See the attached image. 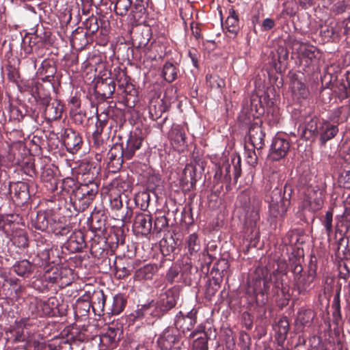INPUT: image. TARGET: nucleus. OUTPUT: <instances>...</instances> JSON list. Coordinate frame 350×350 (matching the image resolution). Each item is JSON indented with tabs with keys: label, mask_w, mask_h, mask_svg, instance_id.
<instances>
[{
	"label": "nucleus",
	"mask_w": 350,
	"mask_h": 350,
	"mask_svg": "<svg viewBox=\"0 0 350 350\" xmlns=\"http://www.w3.org/2000/svg\"><path fill=\"white\" fill-rule=\"evenodd\" d=\"M289 255L290 271L293 273V288L299 295H306L310 289L311 285L317 275V265L310 263L306 272L302 267L303 252L299 249H293Z\"/></svg>",
	"instance_id": "f257e3e1"
},
{
	"label": "nucleus",
	"mask_w": 350,
	"mask_h": 350,
	"mask_svg": "<svg viewBox=\"0 0 350 350\" xmlns=\"http://www.w3.org/2000/svg\"><path fill=\"white\" fill-rule=\"evenodd\" d=\"M267 191L265 196V201L269 204V215L274 219L278 217H283L290 204L291 198L293 193V189L290 184L286 183L283 188L275 187L272 189V187L266 185Z\"/></svg>",
	"instance_id": "f03ea898"
},
{
	"label": "nucleus",
	"mask_w": 350,
	"mask_h": 350,
	"mask_svg": "<svg viewBox=\"0 0 350 350\" xmlns=\"http://www.w3.org/2000/svg\"><path fill=\"white\" fill-rule=\"evenodd\" d=\"M269 270L265 267L258 266L248 274L247 284V293H252L258 306H265L268 300L269 280L267 277Z\"/></svg>",
	"instance_id": "7ed1b4c3"
},
{
	"label": "nucleus",
	"mask_w": 350,
	"mask_h": 350,
	"mask_svg": "<svg viewBox=\"0 0 350 350\" xmlns=\"http://www.w3.org/2000/svg\"><path fill=\"white\" fill-rule=\"evenodd\" d=\"M39 321L36 317H23L17 319L11 325V333L14 342H24V347L27 349L35 345V334L38 331Z\"/></svg>",
	"instance_id": "20e7f679"
},
{
	"label": "nucleus",
	"mask_w": 350,
	"mask_h": 350,
	"mask_svg": "<svg viewBox=\"0 0 350 350\" xmlns=\"http://www.w3.org/2000/svg\"><path fill=\"white\" fill-rule=\"evenodd\" d=\"M325 189L318 185H310L306 189L304 198L299 206L303 220H314V213L322 208L324 204Z\"/></svg>",
	"instance_id": "39448f33"
},
{
	"label": "nucleus",
	"mask_w": 350,
	"mask_h": 350,
	"mask_svg": "<svg viewBox=\"0 0 350 350\" xmlns=\"http://www.w3.org/2000/svg\"><path fill=\"white\" fill-rule=\"evenodd\" d=\"M99 191L98 184L79 185L73 193L70 196V200L74 208L78 212L87 209L95 200Z\"/></svg>",
	"instance_id": "423d86ee"
},
{
	"label": "nucleus",
	"mask_w": 350,
	"mask_h": 350,
	"mask_svg": "<svg viewBox=\"0 0 350 350\" xmlns=\"http://www.w3.org/2000/svg\"><path fill=\"white\" fill-rule=\"evenodd\" d=\"M237 205L242 207L245 211V219L251 226H255L260 220L259 211L261 201L256 197H251L250 192L245 190L237 196Z\"/></svg>",
	"instance_id": "0eeeda50"
},
{
	"label": "nucleus",
	"mask_w": 350,
	"mask_h": 350,
	"mask_svg": "<svg viewBox=\"0 0 350 350\" xmlns=\"http://www.w3.org/2000/svg\"><path fill=\"white\" fill-rule=\"evenodd\" d=\"M180 294V286H174L167 289L165 292L161 293L158 299L156 301H154V306L159 319L176 306Z\"/></svg>",
	"instance_id": "6e6552de"
},
{
	"label": "nucleus",
	"mask_w": 350,
	"mask_h": 350,
	"mask_svg": "<svg viewBox=\"0 0 350 350\" xmlns=\"http://www.w3.org/2000/svg\"><path fill=\"white\" fill-rule=\"evenodd\" d=\"M204 170V162L201 159H195L193 161L187 164L183 171L180 179V185L183 190L191 191L197 182V172L200 174Z\"/></svg>",
	"instance_id": "1a4fd4ad"
},
{
	"label": "nucleus",
	"mask_w": 350,
	"mask_h": 350,
	"mask_svg": "<svg viewBox=\"0 0 350 350\" xmlns=\"http://www.w3.org/2000/svg\"><path fill=\"white\" fill-rule=\"evenodd\" d=\"M321 57L320 51L312 45H303L299 52L300 65L306 72H313L318 68Z\"/></svg>",
	"instance_id": "9d476101"
},
{
	"label": "nucleus",
	"mask_w": 350,
	"mask_h": 350,
	"mask_svg": "<svg viewBox=\"0 0 350 350\" xmlns=\"http://www.w3.org/2000/svg\"><path fill=\"white\" fill-rule=\"evenodd\" d=\"M231 162L232 167L228 161L224 162L221 165H219L215 172V178L220 181L230 182L232 176L234 183H237L241 174V157H234Z\"/></svg>",
	"instance_id": "9b49d317"
},
{
	"label": "nucleus",
	"mask_w": 350,
	"mask_h": 350,
	"mask_svg": "<svg viewBox=\"0 0 350 350\" xmlns=\"http://www.w3.org/2000/svg\"><path fill=\"white\" fill-rule=\"evenodd\" d=\"M59 303L57 297H51L46 301H36L34 304L31 303V312L37 317H55L59 313Z\"/></svg>",
	"instance_id": "f8f14e48"
},
{
	"label": "nucleus",
	"mask_w": 350,
	"mask_h": 350,
	"mask_svg": "<svg viewBox=\"0 0 350 350\" xmlns=\"http://www.w3.org/2000/svg\"><path fill=\"white\" fill-rule=\"evenodd\" d=\"M197 323V310H191L186 315L180 311L176 315L174 321V325L178 330L185 334H189L193 332V328Z\"/></svg>",
	"instance_id": "ddd939ff"
},
{
	"label": "nucleus",
	"mask_w": 350,
	"mask_h": 350,
	"mask_svg": "<svg viewBox=\"0 0 350 350\" xmlns=\"http://www.w3.org/2000/svg\"><path fill=\"white\" fill-rule=\"evenodd\" d=\"M152 319H159L154 306V300L148 304L137 306V309L129 316V321L132 322L145 320L147 323H150Z\"/></svg>",
	"instance_id": "4468645a"
},
{
	"label": "nucleus",
	"mask_w": 350,
	"mask_h": 350,
	"mask_svg": "<svg viewBox=\"0 0 350 350\" xmlns=\"http://www.w3.org/2000/svg\"><path fill=\"white\" fill-rule=\"evenodd\" d=\"M61 137L64 145L69 152L75 154L81 148L83 145L82 136L72 129H64L61 134Z\"/></svg>",
	"instance_id": "2eb2a0df"
},
{
	"label": "nucleus",
	"mask_w": 350,
	"mask_h": 350,
	"mask_svg": "<svg viewBox=\"0 0 350 350\" xmlns=\"http://www.w3.org/2000/svg\"><path fill=\"white\" fill-rule=\"evenodd\" d=\"M143 142L144 137L140 130L135 129L131 131L126 145L124 147L123 146L125 159H131L135 154V152L142 148Z\"/></svg>",
	"instance_id": "dca6fc26"
},
{
	"label": "nucleus",
	"mask_w": 350,
	"mask_h": 350,
	"mask_svg": "<svg viewBox=\"0 0 350 350\" xmlns=\"http://www.w3.org/2000/svg\"><path fill=\"white\" fill-rule=\"evenodd\" d=\"M290 149V142L282 135H276L273 139L270 148V158L278 161L285 157Z\"/></svg>",
	"instance_id": "f3484780"
},
{
	"label": "nucleus",
	"mask_w": 350,
	"mask_h": 350,
	"mask_svg": "<svg viewBox=\"0 0 350 350\" xmlns=\"http://www.w3.org/2000/svg\"><path fill=\"white\" fill-rule=\"evenodd\" d=\"M342 28V24L340 21L335 19L326 21L324 25L320 26V36L322 41L329 42L338 39Z\"/></svg>",
	"instance_id": "a211bd4d"
},
{
	"label": "nucleus",
	"mask_w": 350,
	"mask_h": 350,
	"mask_svg": "<svg viewBox=\"0 0 350 350\" xmlns=\"http://www.w3.org/2000/svg\"><path fill=\"white\" fill-rule=\"evenodd\" d=\"M5 187H8V193L10 196L14 193L12 198L17 204H23L29 198V186L25 182H10L8 186L5 185Z\"/></svg>",
	"instance_id": "6ab92c4d"
},
{
	"label": "nucleus",
	"mask_w": 350,
	"mask_h": 350,
	"mask_svg": "<svg viewBox=\"0 0 350 350\" xmlns=\"http://www.w3.org/2000/svg\"><path fill=\"white\" fill-rule=\"evenodd\" d=\"M269 280V284H273L271 289L273 296L278 297L282 295L285 299H288L290 291L288 278L281 275L271 274Z\"/></svg>",
	"instance_id": "aec40b11"
},
{
	"label": "nucleus",
	"mask_w": 350,
	"mask_h": 350,
	"mask_svg": "<svg viewBox=\"0 0 350 350\" xmlns=\"http://www.w3.org/2000/svg\"><path fill=\"white\" fill-rule=\"evenodd\" d=\"M107 159L108 167L112 168L113 172L120 170L125 159L122 144H114L107 153Z\"/></svg>",
	"instance_id": "412c9836"
},
{
	"label": "nucleus",
	"mask_w": 350,
	"mask_h": 350,
	"mask_svg": "<svg viewBox=\"0 0 350 350\" xmlns=\"http://www.w3.org/2000/svg\"><path fill=\"white\" fill-rule=\"evenodd\" d=\"M249 143L252 145V148L256 149L258 154L264 146V140L265 133L260 124L258 122L251 124L248 132Z\"/></svg>",
	"instance_id": "4be33fe9"
},
{
	"label": "nucleus",
	"mask_w": 350,
	"mask_h": 350,
	"mask_svg": "<svg viewBox=\"0 0 350 350\" xmlns=\"http://www.w3.org/2000/svg\"><path fill=\"white\" fill-rule=\"evenodd\" d=\"M107 216L104 209L95 208L90 219V228L94 232L103 234L107 231Z\"/></svg>",
	"instance_id": "5701e85b"
},
{
	"label": "nucleus",
	"mask_w": 350,
	"mask_h": 350,
	"mask_svg": "<svg viewBox=\"0 0 350 350\" xmlns=\"http://www.w3.org/2000/svg\"><path fill=\"white\" fill-rule=\"evenodd\" d=\"M169 139L174 148L178 151H183L187 146L185 131L180 125H173L169 132Z\"/></svg>",
	"instance_id": "b1692460"
},
{
	"label": "nucleus",
	"mask_w": 350,
	"mask_h": 350,
	"mask_svg": "<svg viewBox=\"0 0 350 350\" xmlns=\"http://www.w3.org/2000/svg\"><path fill=\"white\" fill-rule=\"evenodd\" d=\"M116 90V83L113 79L106 78L97 81L94 85V92L102 100H106L112 96Z\"/></svg>",
	"instance_id": "393cba45"
},
{
	"label": "nucleus",
	"mask_w": 350,
	"mask_h": 350,
	"mask_svg": "<svg viewBox=\"0 0 350 350\" xmlns=\"http://www.w3.org/2000/svg\"><path fill=\"white\" fill-rule=\"evenodd\" d=\"M133 226L138 233L148 234L152 229V216L142 212L136 213Z\"/></svg>",
	"instance_id": "a878e982"
},
{
	"label": "nucleus",
	"mask_w": 350,
	"mask_h": 350,
	"mask_svg": "<svg viewBox=\"0 0 350 350\" xmlns=\"http://www.w3.org/2000/svg\"><path fill=\"white\" fill-rule=\"evenodd\" d=\"M118 90L121 91L122 102L128 107H134L138 102V91L135 85L130 81L120 87Z\"/></svg>",
	"instance_id": "bb28decb"
},
{
	"label": "nucleus",
	"mask_w": 350,
	"mask_h": 350,
	"mask_svg": "<svg viewBox=\"0 0 350 350\" xmlns=\"http://www.w3.org/2000/svg\"><path fill=\"white\" fill-rule=\"evenodd\" d=\"M187 338L193 339L192 350H208V336L202 326H198Z\"/></svg>",
	"instance_id": "cd10ccee"
},
{
	"label": "nucleus",
	"mask_w": 350,
	"mask_h": 350,
	"mask_svg": "<svg viewBox=\"0 0 350 350\" xmlns=\"http://www.w3.org/2000/svg\"><path fill=\"white\" fill-rule=\"evenodd\" d=\"M270 64L274 68L276 72H281L286 68V63L288 57V50L283 47L279 46L275 51H272L270 54Z\"/></svg>",
	"instance_id": "c85d7f7f"
},
{
	"label": "nucleus",
	"mask_w": 350,
	"mask_h": 350,
	"mask_svg": "<svg viewBox=\"0 0 350 350\" xmlns=\"http://www.w3.org/2000/svg\"><path fill=\"white\" fill-rule=\"evenodd\" d=\"M85 247V237L81 230L73 232L65 243V247L71 253L79 252Z\"/></svg>",
	"instance_id": "c756f323"
},
{
	"label": "nucleus",
	"mask_w": 350,
	"mask_h": 350,
	"mask_svg": "<svg viewBox=\"0 0 350 350\" xmlns=\"http://www.w3.org/2000/svg\"><path fill=\"white\" fill-rule=\"evenodd\" d=\"M43 116L47 122L60 119L64 111V105L55 100L44 107Z\"/></svg>",
	"instance_id": "7c9ffc66"
},
{
	"label": "nucleus",
	"mask_w": 350,
	"mask_h": 350,
	"mask_svg": "<svg viewBox=\"0 0 350 350\" xmlns=\"http://www.w3.org/2000/svg\"><path fill=\"white\" fill-rule=\"evenodd\" d=\"M338 133V125L332 124L329 121H323L319 124L318 135L322 145L334 138Z\"/></svg>",
	"instance_id": "2f4dec72"
},
{
	"label": "nucleus",
	"mask_w": 350,
	"mask_h": 350,
	"mask_svg": "<svg viewBox=\"0 0 350 350\" xmlns=\"http://www.w3.org/2000/svg\"><path fill=\"white\" fill-rule=\"evenodd\" d=\"M131 182L127 175H120L114 178L109 187V191L121 193L131 189Z\"/></svg>",
	"instance_id": "473e14b6"
},
{
	"label": "nucleus",
	"mask_w": 350,
	"mask_h": 350,
	"mask_svg": "<svg viewBox=\"0 0 350 350\" xmlns=\"http://www.w3.org/2000/svg\"><path fill=\"white\" fill-rule=\"evenodd\" d=\"M158 270L159 268L157 265L146 264L135 271L133 278L137 281L152 280Z\"/></svg>",
	"instance_id": "72a5a7b5"
},
{
	"label": "nucleus",
	"mask_w": 350,
	"mask_h": 350,
	"mask_svg": "<svg viewBox=\"0 0 350 350\" xmlns=\"http://www.w3.org/2000/svg\"><path fill=\"white\" fill-rule=\"evenodd\" d=\"M127 304L126 299L122 294H117L112 298L106 307V313L111 315H118L124 309Z\"/></svg>",
	"instance_id": "f704fd0d"
},
{
	"label": "nucleus",
	"mask_w": 350,
	"mask_h": 350,
	"mask_svg": "<svg viewBox=\"0 0 350 350\" xmlns=\"http://www.w3.org/2000/svg\"><path fill=\"white\" fill-rule=\"evenodd\" d=\"M319 119L316 116L306 118L305 125L303 127L301 137L307 140L318 136L319 125Z\"/></svg>",
	"instance_id": "c9c22d12"
},
{
	"label": "nucleus",
	"mask_w": 350,
	"mask_h": 350,
	"mask_svg": "<svg viewBox=\"0 0 350 350\" xmlns=\"http://www.w3.org/2000/svg\"><path fill=\"white\" fill-rule=\"evenodd\" d=\"M178 340L179 336L176 334V331L173 329H167L163 332L157 342L161 349H168Z\"/></svg>",
	"instance_id": "e433bc0d"
},
{
	"label": "nucleus",
	"mask_w": 350,
	"mask_h": 350,
	"mask_svg": "<svg viewBox=\"0 0 350 350\" xmlns=\"http://www.w3.org/2000/svg\"><path fill=\"white\" fill-rule=\"evenodd\" d=\"M118 329L109 327L105 334L100 336V344L109 349L113 350L118 345L120 338L117 337Z\"/></svg>",
	"instance_id": "4c0bfd02"
},
{
	"label": "nucleus",
	"mask_w": 350,
	"mask_h": 350,
	"mask_svg": "<svg viewBox=\"0 0 350 350\" xmlns=\"http://www.w3.org/2000/svg\"><path fill=\"white\" fill-rule=\"evenodd\" d=\"M106 301L107 296L103 291L94 293L91 298V306L95 314L98 313L100 315L101 312H106Z\"/></svg>",
	"instance_id": "58836bf2"
},
{
	"label": "nucleus",
	"mask_w": 350,
	"mask_h": 350,
	"mask_svg": "<svg viewBox=\"0 0 350 350\" xmlns=\"http://www.w3.org/2000/svg\"><path fill=\"white\" fill-rule=\"evenodd\" d=\"M35 90H31V95L38 105L42 107L51 103V96L49 91L46 90L42 83L38 85Z\"/></svg>",
	"instance_id": "ea45409f"
},
{
	"label": "nucleus",
	"mask_w": 350,
	"mask_h": 350,
	"mask_svg": "<svg viewBox=\"0 0 350 350\" xmlns=\"http://www.w3.org/2000/svg\"><path fill=\"white\" fill-rule=\"evenodd\" d=\"M52 218L45 211H38L35 218L31 219V225L36 229L44 231L49 229Z\"/></svg>",
	"instance_id": "a19ab883"
},
{
	"label": "nucleus",
	"mask_w": 350,
	"mask_h": 350,
	"mask_svg": "<svg viewBox=\"0 0 350 350\" xmlns=\"http://www.w3.org/2000/svg\"><path fill=\"white\" fill-rule=\"evenodd\" d=\"M291 90L293 96L297 99H306L309 95V91L304 82L297 78L291 81Z\"/></svg>",
	"instance_id": "79ce46f5"
},
{
	"label": "nucleus",
	"mask_w": 350,
	"mask_h": 350,
	"mask_svg": "<svg viewBox=\"0 0 350 350\" xmlns=\"http://www.w3.org/2000/svg\"><path fill=\"white\" fill-rule=\"evenodd\" d=\"M12 270L18 275L27 278L33 271V265L27 260H23L15 263L12 267Z\"/></svg>",
	"instance_id": "37998d69"
},
{
	"label": "nucleus",
	"mask_w": 350,
	"mask_h": 350,
	"mask_svg": "<svg viewBox=\"0 0 350 350\" xmlns=\"http://www.w3.org/2000/svg\"><path fill=\"white\" fill-rule=\"evenodd\" d=\"M133 5V8L131 11V21L136 24L140 23L142 22L141 20L144 18L146 14L148 2L135 3Z\"/></svg>",
	"instance_id": "c03bdc74"
},
{
	"label": "nucleus",
	"mask_w": 350,
	"mask_h": 350,
	"mask_svg": "<svg viewBox=\"0 0 350 350\" xmlns=\"http://www.w3.org/2000/svg\"><path fill=\"white\" fill-rule=\"evenodd\" d=\"M93 145L96 152V158L97 160H101L102 154L105 153L109 146L107 142L102 137V135H92Z\"/></svg>",
	"instance_id": "a18cd8bd"
},
{
	"label": "nucleus",
	"mask_w": 350,
	"mask_h": 350,
	"mask_svg": "<svg viewBox=\"0 0 350 350\" xmlns=\"http://www.w3.org/2000/svg\"><path fill=\"white\" fill-rule=\"evenodd\" d=\"M115 274L119 279H123L131 274V266L129 263H125L124 259L121 258H116L113 262Z\"/></svg>",
	"instance_id": "49530a36"
},
{
	"label": "nucleus",
	"mask_w": 350,
	"mask_h": 350,
	"mask_svg": "<svg viewBox=\"0 0 350 350\" xmlns=\"http://www.w3.org/2000/svg\"><path fill=\"white\" fill-rule=\"evenodd\" d=\"M187 247L191 257L196 258L200 250V241L196 233L191 234L186 239ZM191 260V258H190Z\"/></svg>",
	"instance_id": "de8ad7c7"
},
{
	"label": "nucleus",
	"mask_w": 350,
	"mask_h": 350,
	"mask_svg": "<svg viewBox=\"0 0 350 350\" xmlns=\"http://www.w3.org/2000/svg\"><path fill=\"white\" fill-rule=\"evenodd\" d=\"M226 27L228 31L234 36H237L239 31V20L238 15L234 10L229 12V15L226 21Z\"/></svg>",
	"instance_id": "09e8293b"
},
{
	"label": "nucleus",
	"mask_w": 350,
	"mask_h": 350,
	"mask_svg": "<svg viewBox=\"0 0 350 350\" xmlns=\"http://www.w3.org/2000/svg\"><path fill=\"white\" fill-rule=\"evenodd\" d=\"M178 68L172 62H167L163 66L162 77L167 83H172L178 77Z\"/></svg>",
	"instance_id": "8fccbe9b"
},
{
	"label": "nucleus",
	"mask_w": 350,
	"mask_h": 350,
	"mask_svg": "<svg viewBox=\"0 0 350 350\" xmlns=\"http://www.w3.org/2000/svg\"><path fill=\"white\" fill-rule=\"evenodd\" d=\"M87 32L82 35L83 40H85V44L88 43L86 36L94 35L99 29L100 25H98V18L94 15L88 17L83 23Z\"/></svg>",
	"instance_id": "3c124183"
},
{
	"label": "nucleus",
	"mask_w": 350,
	"mask_h": 350,
	"mask_svg": "<svg viewBox=\"0 0 350 350\" xmlns=\"http://www.w3.org/2000/svg\"><path fill=\"white\" fill-rule=\"evenodd\" d=\"M49 230L57 236H66L71 230V227L59 219L57 221L55 219H52Z\"/></svg>",
	"instance_id": "603ef678"
},
{
	"label": "nucleus",
	"mask_w": 350,
	"mask_h": 350,
	"mask_svg": "<svg viewBox=\"0 0 350 350\" xmlns=\"http://www.w3.org/2000/svg\"><path fill=\"white\" fill-rule=\"evenodd\" d=\"M66 273H70V269L66 267H53L50 271H47L44 278L45 280L49 281L50 283L57 284L58 280H61V274L66 275Z\"/></svg>",
	"instance_id": "864d4df0"
},
{
	"label": "nucleus",
	"mask_w": 350,
	"mask_h": 350,
	"mask_svg": "<svg viewBox=\"0 0 350 350\" xmlns=\"http://www.w3.org/2000/svg\"><path fill=\"white\" fill-rule=\"evenodd\" d=\"M160 249L163 256H170L174 254L176 250V242L172 236L163 238L160 241Z\"/></svg>",
	"instance_id": "5fc2aeb1"
},
{
	"label": "nucleus",
	"mask_w": 350,
	"mask_h": 350,
	"mask_svg": "<svg viewBox=\"0 0 350 350\" xmlns=\"http://www.w3.org/2000/svg\"><path fill=\"white\" fill-rule=\"evenodd\" d=\"M289 331V322L288 319L284 317L281 319L276 325V339L278 343H282L286 338L287 334Z\"/></svg>",
	"instance_id": "6e6d98bb"
},
{
	"label": "nucleus",
	"mask_w": 350,
	"mask_h": 350,
	"mask_svg": "<svg viewBox=\"0 0 350 350\" xmlns=\"http://www.w3.org/2000/svg\"><path fill=\"white\" fill-rule=\"evenodd\" d=\"M198 272L196 267L191 265V262H186L181 267V275H183V282L187 285H191L194 275Z\"/></svg>",
	"instance_id": "4d7b16f0"
},
{
	"label": "nucleus",
	"mask_w": 350,
	"mask_h": 350,
	"mask_svg": "<svg viewBox=\"0 0 350 350\" xmlns=\"http://www.w3.org/2000/svg\"><path fill=\"white\" fill-rule=\"evenodd\" d=\"M167 281L173 284L174 282H183V275H181V267L178 265L172 266L166 273Z\"/></svg>",
	"instance_id": "13d9d810"
},
{
	"label": "nucleus",
	"mask_w": 350,
	"mask_h": 350,
	"mask_svg": "<svg viewBox=\"0 0 350 350\" xmlns=\"http://www.w3.org/2000/svg\"><path fill=\"white\" fill-rule=\"evenodd\" d=\"M315 317V314L311 309L301 308L297 314V320L304 325L309 327Z\"/></svg>",
	"instance_id": "bf43d9fd"
},
{
	"label": "nucleus",
	"mask_w": 350,
	"mask_h": 350,
	"mask_svg": "<svg viewBox=\"0 0 350 350\" xmlns=\"http://www.w3.org/2000/svg\"><path fill=\"white\" fill-rule=\"evenodd\" d=\"M340 288L338 290L336 295H334L332 305L334 309L332 312L333 322L337 325L342 320V315L340 312Z\"/></svg>",
	"instance_id": "052dcab7"
},
{
	"label": "nucleus",
	"mask_w": 350,
	"mask_h": 350,
	"mask_svg": "<svg viewBox=\"0 0 350 350\" xmlns=\"http://www.w3.org/2000/svg\"><path fill=\"white\" fill-rule=\"evenodd\" d=\"M109 202L111 209L116 213H120L123 208L122 194L109 191Z\"/></svg>",
	"instance_id": "680f3d73"
},
{
	"label": "nucleus",
	"mask_w": 350,
	"mask_h": 350,
	"mask_svg": "<svg viewBox=\"0 0 350 350\" xmlns=\"http://www.w3.org/2000/svg\"><path fill=\"white\" fill-rule=\"evenodd\" d=\"M114 11L117 15L125 16L131 7V0H114Z\"/></svg>",
	"instance_id": "e2e57ef3"
},
{
	"label": "nucleus",
	"mask_w": 350,
	"mask_h": 350,
	"mask_svg": "<svg viewBox=\"0 0 350 350\" xmlns=\"http://www.w3.org/2000/svg\"><path fill=\"white\" fill-rule=\"evenodd\" d=\"M13 243L19 248H25L28 246V239L25 231L16 230L12 237Z\"/></svg>",
	"instance_id": "0e129e2a"
},
{
	"label": "nucleus",
	"mask_w": 350,
	"mask_h": 350,
	"mask_svg": "<svg viewBox=\"0 0 350 350\" xmlns=\"http://www.w3.org/2000/svg\"><path fill=\"white\" fill-rule=\"evenodd\" d=\"M40 75H48V77L54 76L57 72V68L54 63L50 60L44 59L41 64V66L38 69Z\"/></svg>",
	"instance_id": "69168bd1"
},
{
	"label": "nucleus",
	"mask_w": 350,
	"mask_h": 350,
	"mask_svg": "<svg viewBox=\"0 0 350 350\" xmlns=\"http://www.w3.org/2000/svg\"><path fill=\"white\" fill-rule=\"evenodd\" d=\"M113 75L114 77L113 79L118 82V88L120 87H123L124 85H126L127 83L131 81V79L126 75V72L120 68H114Z\"/></svg>",
	"instance_id": "338daca9"
},
{
	"label": "nucleus",
	"mask_w": 350,
	"mask_h": 350,
	"mask_svg": "<svg viewBox=\"0 0 350 350\" xmlns=\"http://www.w3.org/2000/svg\"><path fill=\"white\" fill-rule=\"evenodd\" d=\"M79 185L85 184V185H90L92 184H98L96 180L94 173L89 170L87 172L79 173L78 175Z\"/></svg>",
	"instance_id": "774afa93"
}]
</instances>
